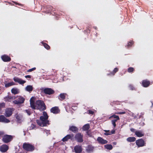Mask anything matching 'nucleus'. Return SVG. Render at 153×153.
Instances as JSON below:
<instances>
[{"label":"nucleus","instance_id":"nucleus-50","mask_svg":"<svg viewBox=\"0 0 153 153\" xmlns=\"http://www.w3.org/2000/svg\"><path fill=\"white\" fill-rule=\"evenodd\" d=\"M130 130L131 132H134L135 131V130L134 128H131Z\"/></svg>","mask_w":153,"mask_h":153},{"label":"nucleus","instance_id":"nucleus-28","mask_svg":"<svg viewBox=\"0 0 153 153\" xmlns=\"http://www.w3.org/2000/svg\"><path fill=\"white\" fill-rule=\"evenodd\" d=\"M126 140L128 142H133L135 141L136 138L134 137H130L128 138Z\"/></svg>","mask_w":153,"mask_h":153},{"label":"nucleus","instance_id":"nucleus-26","mask_svg":"<svg viewBox=\"0 0 153 153\" xmlns=\"http://www.w3.org/2000/svg\"><path fill=\"white\" fill-rule=\"evenodd\" d=\"M118 70L119 69L118 68H115L114 69L113 71L111 72L110 74H108L107 75L109 76L110 75H111L113 76L118 71Z\"/></svg>","mask_w":153,"mask_h":153},{"label":"nucleus","instance_id":"nucleus-34","mask_svg":"<svg viewBox=\"0 0 153 153\" xmlns=\"http://www.w3.org/2000/svg\"><path fill=\"white\" fill-rule=\"evenodd\" d=\"M128 88L130 90H136V88L134 87V85L132 84H130L129 85Z\"/></svg>","mask_w":153,"mask_h":153},{"label":"nucleus","instance_id":"nucleus-40","mask_svg":"<svg viewBox=\"0 0 153 153\" xmlns=\"http://www.w3.org/2000/svg\"><path fill=\"white\" fill-rule=\"evenodd\" d=\"M117 121V120H113L111 121V123L114 127V128H115L116 126V122Z\"/></svg>","mask_w":153,"mask_h":153},{"label":"nucleus","instance_id":"nucleus-1","mask_svg":"<svg viewBox=\"0 0 153 153\" xmlns=\"http://www.w3.org/2000/svg\"><path fill=\"white\" fill-rule=\"evenodd\" d=\"M48 116L45 111L43 112V115L40 117V120H36L37 123L41 126H46L50 124L49 121L48 120Z\"/></svg>","mask_w":153,"mask_h":153},{"label":"nucleus","instance_id":"nucleus-23","mask_svg":"<svg viewBox=\"0 0 153 153\" xmlns=\"http://www.w3.org/2000/svg\"><path fill=\"white\" fill-rule=\"evenodd\" d=\"M66 94L61 93L59 96V99L60 100H62L65 98V95Z\"/></svg>","mask_w":153,"mask_h":153},{"label":"nucleus","instance_id":"nucleus-17","mask_svg":"<svg viewBox=\"0 0 153 153\" xmlns=\"http://www.w3.org/2000/svg\"><path fill=\"white\" fill-rule=\"evenodd\" d=\"M10 121L8 119L6 118L3 115H0V122L4 123H8Z\"/></svg>","mask_w":153,"mask_h":153},{"label":"nucleus","instance_id":"nucleus-49","mask_svg":"<svg viewBox=\"0 0 153 153\" xmlns=\"http://www.w3.org/2000/svg\"><path fill=\"white\" fill-rule=\"evenodd\" d=\"M4 132L3 131H0V137L4 135Z\"/></svg>","mask_w":153,"mask_h":153},{"label":"nucleus","instance_id":"nucleus-15","mask_svg":"<svg viewBox=\"0 0 153 153\" xmlns=\"http://www.w3.org/2000/svg\"><path fill=\"white\" fill-rule=\"evenodd\" d=\"M9 149L8 146L6 145H3L0 147V151L3 152H6Z\"/></svg>","mask_w":153,"mask_h":153},{"label":"nucleus","instance_id":"nucleus-25","mask_svg":"<svg viewBox=\"0 0 153 153\" xmlns=\"http://www.w3.org/2000/svg\"><path fill=\"white\" fill-rule=\"evenodd\" d=\"M25 90L26 91L30 92L33 90V86L30 85H27L26 87Z\"/></svg>","mask_w":153,"mask_h":153},{"label":"nucleus","instance_id":"nucleus-30","mask_svg":"<svg viewBox=\"0 0 153 153\" xmlns=\"http://www.w3.org/2000/svg\"><path fill=\"white\" fill-rule=\"evenodd\" d=\"M15 85V83L13 82H8V83L5 84V86L6 88L9 87L12 85Z\"/></svg>","mask_w":153,"mask_h":153},{"label":"nucleus","instance_id":"nucleus-13","mask_svg":"<svg viewBox=\"0 0 153 153\" xmlns=\"http://www.w3.org/2000/svg\"><path fill=\"white\" fill-rule=\"evenodd\" d=\"M69 130L74 133H76L79 131V128L76 126H69Z\"/></svg>","mask_w":153,"mask_h":153},{"label":"nucleus","instance_id":"nucleus-7","mask_svg":"<svg viewBox=\"0 0 153 153\" xmlns=\"http://www.w3.org/2000/svg\"><path fill=\"white\" fill-rule=\"evenodd\" d=\"M25 100V98L22 96H19L18 99L13 101V103L16 104L23 103Z\"/></svg>","mask_w":153,"mask_h":153},{"label":"nucleus","instance_id":"nucleus-41","mask_svg":"<svg viewBox=\"0 0 153 153\" xmlns=\"http://www.w3.org/2000/svg\"><path fill=\"white\" fill-rule=\"evenodd\" d=\"M86 134H87V135L89 137H91L92 136V135L91 134V131L89 130V131H86Z\"/></svg>","mask_w":153,"mask_h":153},{"label":"nucleus","instance_id":"nucleus-10","mask_svg":"<svg viewBox=\"0 0 153 153\" xmlns=\"http://www.w3.org/2000/svg\"><path fill=\"white\" fill-rule=\"evenodd\" d=\"M50 111L51 112L54 114H57L60 112V110L58 106L53 107L51 108Z\"/></svg>","mask_w":153,"mask_h":153},{"label":"nucleus","instance_id":"nucleus-12","mask_svg":"<svg viewBox=\"0 0 153 153\" xmlns=\"http://www.w3.org/2000/svg\"><path fill=\"white\" fill-rule=\"evenodd\" d=\"M74 151L76 153H80L82 151V148L81 146L77 145L74 148Z\"/></svg>","mask_w":153,"mask_h":153},{"label":"nucleus","instance_id":"nucleus-44","mask_svg":"<svg viewBox=\"0 0 153 153\" xmlns=\"http://www.w3.org/2000/svg\"><path fill=\"white\" fill-rule=\"evenodd\" d=\"M25 111L27 113V114L29 115H30L31 114L30 111L29 110H26Z\"/></svg>","mask_w":153,"mask_h":153},{"label":"nucleus","instance_id":"nucleus-43","mask_svg":"<svg viewBox=\"0 0 153 153\" xmlns=\"http://www.w3.org/2000/svg\"><path fill=\"white\" fill-rule=\"evenodd\" d=\"M5 106V104L4 103H2L0 104V109L1 111V108Z\"/></svg>","mask_w":153,"mask_h":153},{"label":"nucleus","instance_id":"nucleus-21","mask_svg":"<svg viewBox=\"0 0 153 153\" xmlns=\"http://www.w3.org/2000/svg\"><path fill=\"white\" fill-rule=\"evenodd\" d=\"M135 135L138 137H141L144 136V133L141 131H136L135 132Z\"/></svg>","mask_w":153,"mask_h":153},{"label":"nucleus","instance_id":"nucleus-33","mask_svg":"<svg viewBox=\"0 0 153 153\" xmlns=\"http://www.w3.org/2000/svg\"><path fill=\"white\" fill-rule=\"evenodd\" d=\"M105 147L109 150H111L113 148V146L111 144H107L104 146Z\"/></svg>","mask_w":153,"mask_h":153},{"label":"nucleus","instance_id":"nucleus-48","mask_svg":"<svg viewBox=\"0 0 153 153\" xmlns=\"http://www.w3.org/2000/svg\"><path fill=\"white\" fill-rule=\"evenodd\" d=\"M25 77L27 78H31V76L28 75H26L25 76Z\"/></svg>","mask_w":153,"mask_h":153},{"label":"nucleus","instance_id":"nucleus-3","mask_svg":"<svg viewBox=\"0 0 153 153\" xmlns=\"http://www.w3.org/2000/svg\"><path fill=\"white\" fill-rule=\"evenodd\" d=\"M36 109L44 111L46 108L44 102L42 100H38L36 101Z\"/></svg>","mask_w":153,"mask_h":153},{"label":"nucleus","instance_id":"nucleus-6","mask_svg":"<svg viewBox=\"0 0 153 153\" xmlns=\"http://www.w3.org/2000/svg\"><path fill=\"white\" fill-rule=\"evenodd\" d=\"M70 139L71 140L73 141L74 140V135L73 134H67L66 136L63 138L62 140L63 142H66Z\"/></svg>","mask_w":153,"mask_h":153},{"label":"nucleus","instance_id":"nucleus-9","mask_svg":"<svg viewBox=\"0 0 153 153\" xmlns=\"http://www.w3.org/2000/svg\"><path fill=\"white\" fill-rule=\"evenodd\" d=\"M136 143L138 147H143L145 146L146 144L144 140L142 139H140L136 140Z\"/></svg>","mask_w":153,"mask_h":153},{"label":"nucleus","instance_id":"nucleus-16","mask_svg":"<svg viewBox=\"0 0 153 153\" xmlns=\"http://www.w3.org/2000/svg\"><path fill=\"white\" fill-rule=\"evenodd\" d=\"M97 141L98 143L102 144H104L108 143V141L104 140L100 137H98L97 139Z\"/></svg>","mask_w":153,"mask_h":153},{"label":"nucleus","instance_id":"nucleus-42","mask_svg":"<svg viewBox=\"0 0 153 153\" xmlns=\"http://www.w3.org/2000/svg\"><path fill=\"white\" fill-rule=\"evenodd\" d=\"M36 69V68L34 67L31 69H29L27 71V72H31L35 70Z\"/></svg>","mask_w":153,"mask_h":153},{"label":"nucleus","instance_id":"nucleus-35","mask_svg":"<svg viewBox=\"0 0 153 153\" xmlns=\"http://www.w3.org/2000/svg\"><path fill=\"white\" fill-rule=\"evenodd\" d=\"M31 107L33 109H36V105L35 104L34 102H31L30 103Z\"/></svg>","mask_w":153,"mask_h":153},{"label":"nucleus","instance_id":"nucleus-8","mask_svg":"<svg viewBox=\"0 0 153 153\" xmlns=\"http://www.w3.org/2000/svg\"><path fill=\"white\" fill-rule=\"evenodd\" d=\"M43 92L45 94L51 95L54 94L55 91L52 89L50 88H45L43 90Z\"/></svg>","mask_w":153,"mask_h":153},{"label":"nucleus","instance_id":"nucleus-11","mask_svg":"<svg viewBox=\"0 0 153 153\" xmlns=\"http://www.w3.org/2000/svg\"><path fill=\"white\" fill-rule=\"evenodd\" d=\"M13 80L16 82H18L21 85H23L26 82V81L22 80L18 77H15L13 78Z\"/></svg>","mask_w":153,"mask_h":153},{"label":"nucleus","instance_id":"nucleus-19","mask_svg":"<svg viewBox=\"0 0 153 153\" xmlns=\"http://www.w3.org/2000/svg\"><path fill=\"white\" fill-rule=\"evenodd\" d=\"M12 114V109L10 108H8L6 109L5 111V116L7 117H10Z\"/></svg>","mask_w":153,"mask_h":153},{"label":"nucleus","instance_id":"nucleus-18","mask_svg":"<svg viewBox=\"0 0 153 153\" xmlns=\"http://www.w3.org/2000/svg\"><path fill=\"white\" fill-rule=\"evenodd\" d=\"M1 59L4 62H10L11 60L10 57L6 55H4L1 56Z\"/></svg>","mask_w":153,"mask_h":153},{"label":"nucleus","instance_id":"nucleus-36","mask_svg":"<svg viewBox=\"0 0 153 153\" xmlns=\"http://www.w3.org/2000/svg\"><path fill=\"white\" fill-rule=\"evenodd\" d=\"M128 72L129 73H132L134 71V69L133 68L130 67L128 69Z\"/></svg>","mask_w":153,"mask_h":153},{"label":"nucleus","instance_id":"nucleus-45","mask_svg":"<svg viewBox=\"0 0 153 153\" xmlns=\"http://www.w3.org/2000/svg\"><path fill=\"white\" fill-rule=\"evenodd\" d=\"M88 112L89 114H93L94 113V112L91 110H89Z\"/></svg>","mask_w":153,"mask_h":153},{"label":"nucleus","instance_id":"nucleus-51","mask_svg":"<svg viewBox=\"0 0 153 153\" xmlns=\"http://www.w3.org/2000/svg\"><path fill=\"white\" fill-rule=\"evenodd\" d=\"M47 131V132H48V131Z\"/></svg>","mask_w":153,"mask_h":153},{"label":"nucleus","instance_id":"nucleus-2","mask_svg":"<svg viewBox=\"0 0 153 153\" xmlns=\"http://www.w3.org/2000/svg\"><path fill=\"white\" fill-rule=\"evenodd\" d=\"M23 149L27 152H32L35 149V147L33 145L30 144L29 143H24L22 145Z\"/></svg>","mask_w":153,"mask_h":153},{"label":"nucleus","instance_id":"nucleus-31","mask_svg":"<svg viewBox=\"0 0 153 153\" xmlns=\"http://www.w3.org/2000/svg\"><path fill=\"white\" fill-rule=\"evenodd\" d=\"M11 91L12 93L14 94H18L19 92L18 90L16 88H13L11 89Z\"/></svg>","mask_w":153,"mask_h":153},{"label":"nucleus","instance_id":"nucleus-46","mask_svg":"<svg viewBox=\"0 0 153 153\" xmlns=\"http://www.w3.org/2000/svg\"><path fill=\"white\" fill-rule=\"evenodd\" d=\"M34 98L33 97H32L30 100V103L31 102H34Z\"/></svg>","mask_w":153,"mask_h":153},{"label":"nucleus","instance_id":"nucleus-20","mask_svg":"<svg viewBox=\"0 0 153 153\" xmlns=\"http://www.w3.org/2000/svg\"><path fill=\"white\" fill-rule=\"evenodd\" d=\"M47 8V9L46 11V13H49L55 11L54 9L53 8V7L51 6H48Z\"/></svg>","mask_w":153,"mask_h":153},{"label":"nucleus","instance_id":"nucleus-37","mask_svg":"<svg viewBox=\"0 0 153 153\" xmlns=\"http://www.w3.org/2000/svg\"><path fill=\"white\" fill-rule=\"evenodd\" d=\"M36 128V125L35 124H32L30 126V127L29 129L31 130Z\"/></svg>","mask_w":153,"mask_h":153},{"label":"nucleus","instance_id":"nucleus-5","mask_svg":"<svg viewBox=\"0 0 153 153\" xmlns=\"http://www.w3.org/2000/svg\"><path fill=\"white\" fill-rule=\"evenodd\" d=\"M83 135L80 133H76L74 137V139L78 143H82L83 140Z\"/></svg>","mask_w":153,"mask_h":153},{"label":"nucleus","instance_id":"nucleus-4","mask_svg":"<svg viewBox=\"0 0 153 153\" xmlns=\"http://www.w3.org/2000/svg\"><path fill=\"white\" fill-rule=\"evenodd\" d=\"M13 138V136L11 135L5 134L2 138V141L5 143H7L11 141Z\"/></svg>","mask_w":153,"mask_h":153},{"label":"nucleus","instance_id":"nucleus-14","mask_svg":"<svg viewBox=\"0 0 153 153\" xmlns=\"http://www.w3.org/2000/svg\"><path fill=\"white\" fill-rule=\"evenodd\" d=\"M142 84L143 87H147L151 84V82L147 79H145L142 81Z\"/></svg>","mask_w":153,"mask_h":153},{"label":"nucleus","instance_id":"nucleus-38","mask_svg":"<svg viewBox=\"0 0 153 153\" xmlns=\"http://www.w3.org/2000/svg\"><path fill=\"white\" fill-rule=\"evenodd\" d=\"M113 117L114 118L116 119V120H117V121L119 120H120V118L118 116L116 115L115 114L111 116L110 118Z\"/></svg>","mask_w":153,"mask_h":153},{"label":"nucleus","instance_id":"nucleus-32","mask_svg":"<svg viewBox=\"0 0 153 153\" xmlns=\"http://www.w3.org/2000/svg\"><path fill=\"white\" fill-rule=\"evenodd\" d=\"M42 45L47 50H49L50 48V46L47 44L42 42H41Z\"/></svg>","mask_w":153,"mask_h":153},{"label":"nucleus","instance_id":"nucleus-29","mask_svg":"<svg viewBox=\"0 0 153 153\" xmlns=\"http://www.w3.org/2000/svg\"><path fill=\"white\" fill-rule=\"evenodd\" d=\"M16 97L14 96H8L7 97L4 98V99L6 101H9V100L10 99H15Z\"/></svg>","mask_w":153,"mask_h":153},{"label":"nucleus","instance_id":"nucleus-22","mask_svg":"<svg viewBox=\"0 0 153 153\" xmlns=\"http://www.w3.org/2000/svg\"><path fill=\"white\" fill-rule=\"evenodd\" d=\"M104 131L105 132V133H104V134L105 135H111L114 134L115 133V131L114 129L112 130L111 131H110L109 130H105Z\"/></svg>","mask_w":153,"mask_h":153},{"label":"nucleus","instance_id":"nucleus-24","mask_svg":"<svg viewBox=\"0 0 153 153\" xmlns=\"http://www.w3.org/2000/svg\"><path fill=\"white\" fill-rule=\"evenodd\" d=\"M94 147L91 145H88L86 149V151L90 153L93 151Z\"/></svg>","mask_w":153,"mask_h":153},{"label":"nucleus","instance_id":"nucleus-39","mask_svg":"<svg viewBox=\"0 0 153 153\" xmlns=\"http://www.w3.org/2000/svg\"><path fill=\"white\" fill-rule=\"evenodd\" d=\"M133 44L134 42L133 41L129 42L127 45L126 46L128 48L129 47H131Z\"/></svg>","mask_w":153,"mask_h":153},{"label":"nucleus","instance_id":"nucleus-27","mask_svg":"<svg viewBox=\"0 0 153 153\" xmlns=\"http://www.w3.org/2000/svg\"><path fill=\"white\" fill-rule=\"evenodd\" d=\"M90 128V125L89 124H87L84 125L82 127V129L83 131H88Z\"/></svg>","mask_w":153,"mask_h":153},{"label":"nucleus","instance_id":"nucleus-47","mask_svg":"<svg viewBox=\"0 0 153 153\" xmlns=\"http://www.w3.org/2000/svg\"><path fill=\"white\" fill-rule=\"evenodd\" d=\"M126 113V112L125 111H123V112H120L117 113V114H125Z\"/></svg>","mask_w":153,"mask_h":153}]
</instances>
